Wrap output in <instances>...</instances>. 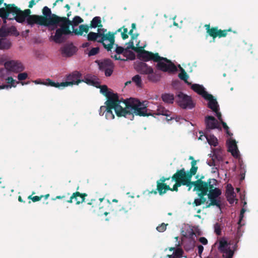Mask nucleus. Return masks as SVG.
<instances>
[{
  "instance_id": "a19ab883",
  "label": "nucleus",
  "mask_w": 258,
  "mask_h": 258,
  "mask_svg": "<svg viewBox=\"0 0 258 258\" xmlns=\"http://www.w3.org/2000/svg\"><path fill=\"white\" fill-rule=\"evenodd\" d=\"M229 244L228 243L227 241L225 240V239L222 238L219 242V246L218 247L219 250L221 251L224 249L228 248V247H230L228 246Z\"/></svg>"
},
{
  "instance_id": "13d9d810",
  "label": "nucleus",
  "mask_w": 258,
  "mask_h": 258,
  "mask_svg": "<svg viewBox=\"0 0 258 258\" xmlns=\"http://www.w3.org/2000/svg\"><path fill=\"white\" fill-rule=\"evenodd\" d=\"M42 198H43V196H40V197L35 196L33 197L32 196H29L28 199L31 200L33 202H36L40 201Z\"/></svg>"
},
{
  "instance_id": "2f4dec72",
  "label": "nucleus",
  "mask_w": 258,
  "mask_h": 258,
  "mask_svg": "<svg viewBox=\"0 0 258 258\" xmlns=\"http://www.w3.org/2000/svg\"><path fill=\"white\" fill-rule=\"evenodd\" d=\"M40 84L46 86L54 87L56 88H59L60 87H62L61 83H55L50 79H46L45 82H42Z\"/></svg>"
},
{
  "instance_id": "6e6d98bb",
  "label": "nucleus",
  "mask_w": 258,
  "mask_h": 258,
  "mask_svg": "<svg viewBox=\"0 0 258 258\" xmlns=\"http://www.w3.org/2000/svg\"><path fill=\"white\" fill-rule=\"evenodd\" d=\"M221 124H222L223 128L225 130L226 134L228 135L230 137H231V136H232L233 134L229 132V127L228 126L227 124L223 121L221 122Z\"/></svg>"
},
{
  "instance_id": "4be33fe9",
  "label": "nucleus",
  "mask_w": 258,
  "mask_h": 258,
  "mask_svg": "<svg viewBox=\"0 0 258 258\" xmlns=\"http://www.w3.org/2000/svg\"><path fill=\"white\" fill-rule=\"evenodd\" d=\"M170 189V186L168 185H167L166 183H159L157 182V188L155 190H152L150 191V193H153L154 194H157V191L159 192V195H162L166 192L167 190Z\"/></svg>"
},
{
  "instance_id": "5fc2aeb1",
  "label": "nucleus",
  "mask_w": 258,
  "mask_h": 258,
  "mask_svg": "<svg viewBox=\"0 0 258 258\" xmlns=\"http://www.w3.org/2000/svg\"><path fill=\"white\" fill-rule=\"evenodd\" d=\"M99 52V47H95V48H92L90 50L88 55L89 56H93L97 54Z\"/></svg>"
},
{
  "instance_id": "5701e85b",
  "label": "nucleus",
  "mask_w": 258,
  "mask_h": 258,
  "mask_svg": "<svg viewBox=\"0 0 258 258\" xmlns=\"http://www.w3.org/2000/svg\"><path fill=\"white\" fill-rule=\"evenodd\" d=\"M226 197L230 204H233L234 202L235 192L234 188L231 184H228L226 189Z\"/></svg>"
},
{
  "instance_id": "4c0bfd02",
  "label": "nucleus",
  "mask_w": 258,
  "mask_h": 258,
  "mask_svg": "<svg viewBox=\"0 0 258 258\" xmlns=\"http://www.w3.org/2000/svg\"><path fill=\"white\" fill-rule=\"evenodd\" d=\"M192 177H188L186 180L183 183L182 185H185L188 187V191H190L192 187V186L195 187L196 186V180L195 181H191Z\"/></svg>"
},
{
  "instance_id": "774afa93",
  "label": "nucleus",
  "mask_w": 258,
  "mask_h": 258,
  "mask_svg": "<svg viewBox=\"0 0 258 258\" xmlns=\"http://www.w3.org/2000/svg\"><path fill=\"white\" fill-rule=\"evenodd\" d=\"M202 204L201 203L200 198L198 199H195L194 202L192 203V205L194 206H199L201 205Z\"/></svg>"
},
{
  "instance_id": "c85d7f7f",
  "label": "nucleus",
  "mask_w": 258,
  "mask_h": 258,
  "mask_svg": "<svg viewBox=\"0 0 258 258\" xmlns=\"http://www.w3.org/2000/svg\"><path fill=\"white\" fill-rule=\"evenodd\" d=\"M11 46V43L9 40L4 38H0V49H8Z\"/></svg>"
},
{
  "instance_id": "c03bdc74",
  "label": "nucleus",
  "mask_w": 258,
  "mask_h": 258,
  "mask_svg": "<svg viewBox=\"0 0 258 258\" xmlns=\"http://www.w3.org/2000/svg\"><path fill=\"white\" fill-rule=\"evenodd\" d=\"M8 72H10L5 67L0 69V79L2 81L5 80L7 76L9 75Z\"/></svg>"
},
{
  "instance_id": "a18cd8bd",
  "label": "nucleus",
  "mask_w": 258,
  "mask_h": 258,
  "mask_svg": "<svg viewBox=\"0 0 258 258\" xmlns=\"http://www.w3.org/2000/svg\"><path fill=\"white\" fill-rule=\"evenodd\" d=\"M132 81L135 82L137 87H142V81L139 75H136L135 76L132 78Z\"/></svg>"
},
{
  "instance_id": "864d4df0",
  "label": "nucleus",
  "mask_w": 258,
  "mask_h": 258,
  "mask_svg": "<svg viewBox=\"0 0 258 258\" xmlns=\"http://www.w3.org/2000/svg\"><path fill=\"white\" fill-rule=\"evenodd\" d=\"M167 225V224L163 223L159 226H158L156 228V229L158 231L160 232H163L165 231Z\"/></svg>"
},
{
  "instance_id": "3c124183",
  "label": "nucleus",
  "mask_w": 258,
  "mask_h": 258,
  "mask_svg": "<svg viewBox=\"0 0 258 258\" xmlns=\"http://www.w3.org/2000/svg\"><path fill=\"white\" fill-rule=\"evenodd\" d=\"M116 48L115 49V52H116V53H117L118 54L123 53L124 56H126V53H125V49H124L122 47L119 46V45H118V44H116Z\"/></svg>"
},
{
  "instance_id": "bf43d9fd",
  "label": "nucleus",
  "mask_w": 258,
  "mask_h": 258,
  "mask_svg": "<svg viewBox=\"0 0 258 258\" xmlns=\"http://www.w3.org/2000/svg\"><path fill=\"white\" fill-rule=\"evenodd\" d=\"M128 53V56L126 58V60L127 59H131V60H134L136 59V54L134 53V52L130 51V50H127L126 53Z\"/></svg>"
},
{
  "instance_id": "7ed1b4c3",
  "label": "nucleus",
  "mask_w": 258,
  "mask_h": 258,
  "mask_svg": "<svg viewBox=\"0 0 258 258\" xmlns=\"http://www.w3.org/2000/svg\"><path fill=\"white\" fill-rule=\"evenodd\" d=\"M87 39L90 41H97L101 43L108 51H111L115 43L114 33L110 32L106 34L101 33L99 28H98L97 33L90 32L87 35Z\"/></svg>"
},
{
  "instance_id": "39448f33",
  "label": "nucleus",
  "mask_w": 258,
  "mask_h": 258,
  "mask_svg": "<svg viewBox=\"0 0 258 258\" xmlns=\"http://www.w3.org/2000/svg\"><path fill=\"white\" fill-rule=\"evenodd\" d=\"M85 207L88 211L93 213L99 211L100 214H103L106 216L110 211L114 210L111 203L109 200L105 201L104 198H100L98 200L92 199L90 202L86 204Z\"/></svg>"
},
{
  "instance_id": "f03ea898",
  "label": "nucleus",
  "mask_w": 258,
  "mask_h": 258,
  "mask_svg": "<svg viewBox=\"0 0 258 258\" xmlns=\"http://www.w3.org/2000/svg\"><path fill=\"white\" fill-rule=\"evenodd\" d=\"M70 19L68 18L61 17L53 14L49 18L48 26H53L49 28L50 31L56 29L54 35H51L50 38L55 43H61L67 39V36L73 34L71 31L69 24Z\"/></svg>"
},
{
  "instance_id": "e433bc0d",
  "label": "nucleus",
  "mask_w": 258,
  "mask_h": 258,
  "mask_svg": "<svg viewBox=\"0 0 258 258\" xmlns=\"http://www.w3.org/2000/svg\"><path fill=\"white\" fill-rule=\"evenodd\" d=\"M83 80L84 82L87 83L88 85H92L96 87H98L99 82L95 80L94 78L89 77L85 78V79Z\"/></svg>"
},
{
  "instance_id": "20e7f679",
  "label": "nucleus",
  "mask_w": 258,
  "mask_h": 258,
  "mask_svg": "<svg viewBox=\"0 0 258 258\" xmlns=\"http://www.w3.org/2000/svg\"><path fill=\"white\" fill-rule=\"evenodd\" d=\"M6 10V20H15L19 23H23L26 20L28 16L31 14L30 9L22 11L15 4H4Z\"/></svg>"
},
{
  "instance_id": "79ce46f5",
  "label": "nucleus",
  "mask_w": 258,
  "mask_h": 258,
  "mask_svg": "<svg viewBox=\"0 0 258 258\" xmlns=\"http://www.w3.org/2000/svg\"><path fill=\"white\" fill-rule=\"evenodd\" d=\"M70 22L71 23L69 24L70 27V26H76L79 24L83 22V20L79 16H76L74 18L73 21H71L70 20Z\"/></svg>"
},
{
  "instance_id": "423d86ee",
  "label": "nucleus",
  "mask_w": 258,
  "mask_h": 258,
  "mask_svg": "<svg viewBox=\"0 0 258 258\" xmlns=\"http://www.w3.org/2000/svg\"><path fill=\"white\" fill-rule=\"evenodd\" d=\"M191 168L189 171L186 172L184 168H182L180 170H177L176 172L174 173L171 178L173 181L177 182L183 184L187 179L189 177H192L195 175L198 170V167L196 166L197 161L194 160L191 162Z\"/></svg>"
},
{
  "instance_id": "1a4fd4ad",
  "label": "nucleus",
  "mask_w": 258,
  "mask_h": 258,
  "mask_svg": "<svg viewBox=\"0 0 258 258\" xmlns=\"http://www.w3.org/2000/svg\"><path fill=\"white\" fill-rule=\"evenodd\" d=\"M205 27L206 28L207 33L209 36L212 37L213 41H215V38L217 37L219 38L226 37L228 32H232V31L231 28L222 30L218 29V27L217 26L210 27V24H206Z\"/></svg>"
},
{
  "instance_id": "4d7b16f0",
  "label": "nucleus",
  "mask_w": 258,
  "mask_h": 258,
  "mask_svg": "<svg viewBox=\"0 0 258 258\" xmlns=\"http://www.w3.org/2000/svg\"><path fill=\"white\" fill-rule=\"evenodd\" d=\"M134 39H132L127 43V47L125 49V53L127 52V50L130 49H132L134 50L135 49V45L133 41Z\"/></svg>"
},
{
  "instance_id": "680f3d73",
  "label": "nucleus",
  "mask_w": 258,
  "mask_h": 258,
  "mask_svg": "<svg viewBox=\"0 0 258 258\" xmlns=\"http://www.w3.org/2000/svg\"><path fill=\"white\" fill-rule=\"evenodd\" d=\"M0 17L4 20V23L6 22V10L5 7L0 8Z\"/></svg>"
},
{
  "instance_id": "aec40b11",
  "label": "nucleus",
  "mask_w": 258,
  "mask_h": 258,
  "mask_svg": "<svg viewBox=\"0 0 258 258\" xmlns=\"http://www.w3.org/2000/svg\"><path fill=\"white\" fill-rule=\"evenodd\" d=\"M136 70L142 74H147L152 72V68L144 62H139L136 66Z\"/></svg>"
},
{
  "instance_id": "09e8293b",
  "label": "nucleus",
  "mask_w": 258,
  "mask_h": 258,
  "mask_svg": "<svg viewBox=\"0 0 258 258\" xmlns=\"http://www.w3.org/2000/svg\"><path fill=\"white\" fill-rule=\"evenodd\" d=\"M10 33L9 29L2 27L0 28V37H5L7 36Z\"/></svg>"
},
{
  "instance_id": "a878e982",
  "label": "nucleus",
  "mask_w": 258,
  "mask_h": 258,
  "mask_svg": "<svg viewBox=\"0 0 258 258\" xmlns=\"http://www.w3.org/2000/svg\"><path fill=\"white\" fill-rule=\"evenodd\" d=\"M221 194V190L219 188H210L208 194V199H217Z\"/></svg>"
},
{
  "instance_id": "c9c22d12",
  "label": "nucleus",
  "mask_w": 258,
  "mask_h": 258,
  "mask_svg": "<svg viewBox=\"0 0 258 258\" xmlns=\"http://www.w3.org/2000/svg\"><path fill=\"white\" fill-rule=\"evenodd\" d=\"M5 80H6L7 83L8 84L7 85L10 86L11 88L12 87H16L17 86V84L19 83H21L23 85L25 84L22 82H19V81H16L11 77L6 78Z\"/></svg>"
},
{
  "instance_id": "6ab92c4d",
  "label": "nucleus",
  "mask_w": 258,
  "mask_h": 258,
  "mask_svg": "<svg viewBox=\"0 0 258 258\" xmlns=\"http://www.w3.org/2000/svg\"><path fill=\"white\" fill-rule=\"evenodd\" d=\"M98 88H100L101 93L104 95L107 98V99L109 98L114 99V100L119 99L118 95L110 92L106 85L100 86L99 84Z\"/></svg>"
},
{
  "instance_id": "8fccbe9b",
  "label": "nucleus",
  "mask_w": 258,
  "mask_h": 258,
  "mask_svg": "<svg viewBox=\"0 0 258 258\" xmlns=\"http://www.w3.org/2000/svg\"><path fill=\"white\" fill-rule=\"evenodd\" d=\"M183 253V251L181 248H177L173 252V257L180 258L182 256Z\"/></svg>"
},
{
  "instance_id": "2eb2a0df",
  "label": "nucleus",
  "mask_w": 258,
  "mask_h": 258,
  "mask_svg": "<svg viewBox=\"0 0 258 258\" xmlns=\"http://www.w3.org/2000/svg\"><path fill=\"white\" fill-rule=\"evenodd\" d=\"M5 68L10 72L19 73L24 70L22 63L19 60H9L5 63Z\"/></svg>"
},
{
  "instance_id": "bb28decb",
  "label": "nucleus",
  "mask_w": 258,
  "mask_h": 258,
  "mask_svg": "<svg viewBox=\"0 0 258 258\" xmlns=\"http://www.w3.org/2000/svg\"><path fill=\"white\" fill-rule=\"evenodd\" d=\"M76 49L73 45H66L61 49V53L67 56H71L75 52Z\"/></svg>"
},
{
  "instance_id": "9d476101",
  "label": "nucleus",
  "mask_w": 258,
  "mask_h": 258,
  "mask_svg": "<svg viewBox=\"0 0 258 258\" xmlns=\"http://www.w3.org/2000/svg\"><path fill=\"white\" fill-rule=\"evenodd\" d=\"M82 74L78 71H74L72 73L66 76V81L61 82V87H64L73 85H78L80 83L83 82L81 79Z\"/></svg>"
},
{
  "instance_id": "f704fd0d",
  "label": "nucleus",
  "mask_w": 258,
  "mask_h": 258,
  "mask_svg": "<svg viewBox=\"0 0 258 258\" xmlns=\"http://www.w3.org/2000/svg\"><path fill=\"white\" fill-rule=\"evenodd\" d=\"M221 252L222 253V256L224 258H232L234 253V250L230 247L221 251Z\"/></svg>"
},
{
  "instance_id": "9b49d317",
  "label": "nucleus",
  "mask_w": 258,
  "mask_h": 258,
  "mask_svg": "<svg viewBox=\"0 0 258 258\" xmlns=\"http://www.w3.org/2000/svg\"><path fill=\"white\" fill-rule=\"evenodd\" d=\"M177 103L182 109H191L195 106L192 98L183 93L180 92L177 95Z\"/></svg>"
},
{
  "instance_id": "37998d69",
  "label": "nucleus",
  "mask_w": 258,
  "mask_h": 258,
  "mask_svg": "<svg viewBox=\"0 0 258 258\" xmlns=\"http://www.w3.org/2000/svg\"><path fill=\"white\" fill-rule=\"evenodd\" d=\"M123 29V32L121 33V36L122 39L124 40L127 39L128 37V35L127 34V31L128 29L127 28L124 27V26H123L122 27H120L117 30V32H121V30Z\"/></svg>"
},
{
  "instance_id": "6e6552de",
  "label": "nucleus",
  "mask_w": 258,
  "mask_h": 258,
  "mask_svg": "<svg viewBox=\"0 0 258 258\" xmlns=\"http://www.w3.org/2000/svg\"><path fill=\"white\" fill-rule=\"evenodd\" d=\"M156 68L160 71L168 73H175L178 69L176 66L170 59L166 57L160 56L156 61Z\"/></svg>"
},
{
  "instance_id": "dca6fc26",
  "label": "nucleus",
  "mask_w": 258,
  "mask_h": 258,
  "mask_svg": "<svg viewBox=\"0 0 258 258\" xmlns=\"http://www.w3.org/2000/svg\"><path fill=\"white\" fill-rule=\"evenodd\" d=\"M86 196H87L86 193H80L79 191H76L72 195L69 200L66 201L68 203H72L73 201H74L76 202V204L79 205L85 201Z\"/></svg>"
},
{
  "instance_id": "f8f14e48",
  "label": "nucleus",
  "mask_w": 258,
  "mask_h": 258,
  "mask_svg": "<svg viewBox=\"0 0 258 258\" xmlns=\"http://www.w3.org/2000/svg\"><path fill=\"white\" fill-rule=\"evenodd\" d=\"M96 62L98 63L99 70L104 71L106 76H111L114 68L112 60L109 58H106L101 61L96 60Z\"/></svg>"
},
{
  "instance_id": "cd10ccee",
  "label": "nucleus",
  "mask_w": 258,
  "mask_h": 258,
  "mask_svg": "<svg viewBox=\"0 0 258 258\" xmlns=\"http://www.w3.org/2000/svg\"><path fill=\"white\" fill-rule=\"evenodd\" d=\"M161 78L160 74L156 72H154L152 69V72L148 74V79L150 82L156 83L159 82Z\"/></svg>"
},
{
  "instance_id": "b1692460",
  "label": "nucleus",
  "mask_w": 258,
  "mask_h": 258,
  "mask_svg": "<svg viewBox=\"0 0 258 258\" xmlns=\"http://www.w3.org/2000/svg\"><path fill=\"white\" fill-rule=\"evenodd\" d=\"M191 89L195 92L202 95L204 98L207 96V95H208V92L206 91L205 88L202 85L194 84L192 85Z\"/></svg>"
},
{
  "instance_id": "c756f323",
  "label": "nucleus",
  "mask_w": 258,
  "mask_h": 258,
  "mask_svg": "<svg viewBox=\"0 0 258 258\" xmlns=\"http://www.w3.org/2000/svg\"><path fill=\"white\" fill-rule=\"evenodd\" d=\"M102 21L100 17H95L93 18L92 21L91 22L90 27L91 28H96L101 27H102V25L101 24Z\"/></svg>"
},
{
  "instance_id": "7c9ffc66",
  "label": "nucleus",
  "mask_w": 258,
  "mask_h": 258,
  "mask_svg": "<svg viewBox=\"0 0 258 258\" xmlns=\"http://www.w3.org/2000/svg\"><path fill=\"white\" fill-rule=\"evenodd\" d=\"M188 77L187 74L184 70L181 69V72L178 74V78L180 80H183L187 85H191V83L187 81Z\"/></svg>"
},
{
  "instance_id": "49530a36",
  "label": "nucleus",
  "mask_w": 258,
  "mask_h": 258,
  "mask_svg": "<svg viewBox=\"0 0 258 258\" xmlns=\"http://www.w3.org/2000/svg\"><path fill=\"white\" fill-rule=\"evenodd\" d=\"M42 13L43 14L42 16L45 17L46 18H48V17H49V18H51V15L53 14H51L50 9L47 6H45L43 8Z\"/></svg>"
},
{
  "instance_id": "72a5a7b5",
  "label": "nucleus",
  "mask_w": 258,
  "mask_h": 258,
  "mask_svg": "<svg viewBox=\"0 0 258 258\" xmlns=\"http://www.w3.org/2000/svg\"><path fill=\"white\" fill-rule=\"evenodd\" d=\"M162 98L163 101L167 103H172L174 100V97L173 94L165 93L162 95Z\"/></svg>"
},
{
  "instance_id": "393cba45",
  "label": "nucleus",
  "mask_w": 258,
  "mask_h": 258,
  "mask_svg": "<svg viewBox=\"0 0 258 258\" xmlns=\"http://www.w3.org/2000/svg\"><path fill=\"white\" fill-rule=\"evenodd\" d=\"M90 26L88 25L82 24L79 26V29H74L73 33H75L76 35L78 36L83 35V32L88 33L89 31Z\"/></svg>"
},
{
  "instance_id": "603ef678",
  "label": "nucleus",
  "mask_w": 258,
  "mask_h": 258,
  "mask_svg": "<svg viewBox=\"0 0 258 258\" xmlns=\"http://www.w3.org/2000/svg\"><path fill=\"white\" fill-rule=\"evenodd\" d=\"M28 78V74L26 72L19 73L17 76V79L19 81H22L26 80Z\"/></svg>"
},
{
  "instance_id": "ddd939ff",
  "label": "nucleus",
  "mask_w": 258,
  "mask_h": 258,
  "mask_svg": "<svg viewBox=\"0 0 258 258\" xmlns=\"http://www.w3.org/2000/svg\"><path fill=\"white\" fill-rule=\"evenodd\" d=\"M26 21L27 24L31 26H33L35 24L48 26L49 18H46L42 15H30L29 14V16L27 17Z\"/></svg>"
},
{
  "instance_id": "f3484780",
  "label": "nucleus",
  "mask_w": 258,
  "mask_h": 258,
  "mask_svg": "<svg viewBox=\"0 0 258 258\" xmlns=\"http://www.w3.org/2000/svg\"><path fill=\"white\" fill-rule=\"evenodd\" d=\"M205 123L208 129L218 128L221 130L219 126L218 121L213 116L208 115L205 118Z\"/></svg>"
},
{
  "instance_id": "0eeeda50",
  "label": "nucleus",
  "mask_w": 258,
  "mask_h": 258,
  "mask_svg": "<svg viewBox=\"0 0 258 258\" xmlns=\"http://www.w3.org/2000/svg\"><path fill=\"white\" fill-rule=\"evenodd\" d=\"M204 176H202L196 180V186L194 188V191L199 192L198 194L208 195L210 188H214L217 180L214 178H209L207 182H205L202 180Z\"/></svg>"
},
{
  "instance_id": "052dcab7",
  "label": "nucleus",
  "mask_w": 258,
  "mask_h": 258,
  "mask_svg": "<svg viewBox=\"0 0 258 258\" xmlns=\"http://www.w3.org/2000/svg\"><path fill=\"white\" fill-rule=\"evenodd\" d=\"M9 60H8L7 57L6 56L2 55H0V64L3 65L5 67V63L8 62Z\"/></svg>"
},
{
  "instance_id": "69168bd1",
  "label": "nucleus",
  "mask_w": 258,
  "mask_h": 258,
  "mask_svg": "<svg viewBox=\"0 0 258 258\" xmlns=\"http://www.w3.org/2000/svg\"><path fill=\"white\" fill-rule=\"evenodd\" d=\"M206 195H204V194H198V196L200 198V200H201V203H202V204H204L207 201L206 198H205Z\"/></svg>"
},
{
  "instance_id": "4468645a",
  "label": "nucleus",
  "mask_w": 258,
  "mask_h": 258,
  "mask_svg": "<svg viewBox=\"0 0 258 258\" xmlns=\"http://www.w3.org/2000/svg\"><path fill=\"white\" fill-rule=\"evenodd\" d=\"M137 56L140 59L144 62H147V61H150V60H151L156 62V61H158V59L160 58V55L158 53H154L147 50H143L142 53L138 54Z\"/></svg>"
},
{
  "instance_id": "58836bf2",
  "label": "nucleus",
  "mask_w": 258,
  "mask_h": 258,
  "mask_svg": "<svg viewBox=\"0 0 258 258\" xmlns=\"http://www.w3.org/2000/svg\"><path fill=\"white\" fill-rule=\"evenodd\" d=\"M212 158H215V160L216 161H217L220 162L222 161L223 158L222 156L221 155V151L219 150L218 149H214L213 153Z\"/></svg>"
},
{
  "instance_id": "f257e3e1",
  "label": "nucleus",
  "mask_w": 258,
  "mask_h": 258,
  "mask_svg": "<svg viewBox=\"0 0 258 258\" xmlns=\"http://www.w3.org/2000/svg\"><path fill=\"white\" fill-rule=\"evenodd\" d=\"M146 102H141L138 99L130 98L124 100L120 99L114 100V99H107L105 101L106 105V114L105 117L107 119H112L115 116L112 110L115 111L117 116H124L130 120H133L135 115L140 116H148L150 115L154 116V115H162L166 116L168 121L174 118L173 117L168 118L171 115V112L166 109L163 106L159 105L158 106L156 111H151L147 108Z\"/></svg>"
},
{
  "instance_id": "0e129e2a",
  "label": "nucleus",
  "mask_w": 258,
  "mask_h": 258,
  "mask_svg": "<svg viewBox=\"0 0 258 258\" xmlns=\"http://www.w3.org/2000/svg\"><path fill=\"white\" fill-rule=\"evenodd\" d=\"M215 232L218 235H220L221 234V229L220 228V226L218 224H216L215 226Z\"/></svg>"
},
{
  "instance_id": "e2e57ef3",
  "label": "nucleus",
  "mask_w": 258,
  "mask_h": 258,
  "mask_svg": "<svg viewBox=\"0 0 258 258\" xmlns=\"http://www.w3.org/2000/svg\"><path fill=\"white\" fill-rule=\"evenodd\" d=\"M181 185L182 184H181L179 182H175V183L173 185V187L171 188L170 187V189L169 190L178 191V187L181 186Z\"/></svg>"
},
{
  "instance_id": "473e14b6",
  "label": "nucleus",
  "mask_w": 258,
  "mask_h": 258,
  "mask_svg": "<svg viewBox=\"0 0 258 258\" xmlns=\"http://www.w3.org/2000/svg\"><path fill=\"white\" fill-rule=\"evenodd\" d=\"M207 141L210 145L216 147L218 144L217 139L214 135H207L206 136Z\"/></svg>"
},
{
  "instance_id": "ea45409f",
  "label": "nucleus",
  "mask_w": 258,
  "mask_h": 258,
  "mask_svg": "<svg viewBox=\"0 0 258 258\" xmlns=\"http://www.w3.org/2000/svg\"><path fill=\"white\" fill-rule=\"evenodd\" d=\"M208 199L210 200V203L207 205V208H209L212 206H216L219 208H221V201L217 200V199L214 198Z\"/></svg>"
},
{
  "instance_id": "338daca9",
  "label": "nucleus",
  "mask_w": 258,
  "mask_h": 258,
  "mask_svg": "<svg viewBox=\"0 0 258 258\" xmlns=\"http://www.w3.org/2000/svg\"><path fill=\"white\" fill-rule=\"evenodd\" d=\"M106 108V105L105 104L104 106H101L99 110V114L100 115H103L104 114H105V112H106L105 111V109Z\"/></svg>"
},
{
  "instance_id": "a211bd4d",
  "label": "nucleus",
  "mask_w": 258,
  "mask_h": 258,
  "mask_svg": "<svg viewBox=\"0 0 258 258\" xmlns=\"http://www.w3.org/2000/svg\"><path fill=\"white\" fill-rule=\"evenodd\" d=\"M205 99L208 100V107L213 112H216L220 109L217 100L212 95L208 94Z\"/></svg>"
},
{
  "instance_id": "de8ad7c7",
  "label": "nucleus",
  "mask_w": 258,
  "mask_h": 258,
  "mask_svg": "<svg viewBox=\"0 0 258 258\" xmlns=\"http://www.w3.org/2000/svg\"><path fill=\"white\" fill-rule=\"evenodd\" d=\"M136 23H134L132 24V29L130 30L128 32V34L131 36L132 39H136L138 36H139V34L138 33H134V29H136Z\"/></svg>"
},
{
  "instance_id": "412c9836",
  "label": "nucleus",
  "mask_w": 258,
  "mask_h": 258,
  "mask_svg": "<svg viewBox=\"0 0 258 258\" xmlns=\"http://www.w3.org/2000/svg\"><path fill=\"white\" fill-rule=\"evenodd\" d=\"M229 152L231 153L232 155L235 158H237L239 156V152L236 145L235 140H231L228 143V149Z\"/></svg>"
}]
</instances>
